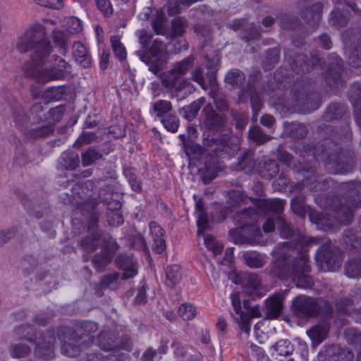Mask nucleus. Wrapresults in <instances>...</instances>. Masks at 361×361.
Segmentation results:
<instances>
[{"instance_id":"obj_1","label":"nucleus","mask_w":361,"mask_h":361,"mask_svg":"<svg viewBox=\"0 0 361 361\" xmlns=\"http://www.w3.org/2000/svg\"><path fill=\"white\" fill-rule=\"evenodd\" d=\"M25 32L35 44L30 61L25 63L22 67L25 75L41 83L64 78L71 72V68L63 59L56 57L55 62L49 68H42L49 61L52 51L44 27L41 23H35Z\"/></svg>"},{"instance_id":"obj_2","label":"nucleus","mask_w":361,"mask_h":361,"mask_svg":"<svg viewBox=\"0 0 361 361\" xmlns=\"http://www.w3.org/2000/svg\"><path fill=\"white\" fill-rule=\"evenodd\" d=\"M295 240L297 241L295 247L291 248L287 244L274 250L271 273L274 276L283 280L291 279L298 287L307 288L311 287L312 281L308 274L310 267L305 246L317 243V239L300 233Z\"/></svg>"},{"instance_id":"obj_3","label":"nucleus","mask_w":361,"mask_h":361,"mask_svg":"<svg viewBox=\"0 0 361 361\" xmlns=\"http://www.w3.org/2000/svg\"><path fill=\"white\" fill-rule=\"evenodd\" d=\"M231 299L234 310L233 318L239 325L241 330L247 334L250 331V319L252 318H259L262 317L259 307L255 305L246 312L242 310L240 306V294L238 292L231 295Z\"/></svg>"},{"instance_id":"obj_4","label":"nucleus","mask_w":361,"mask_h":361,"mask_svg":"<svg viewBox=\"0 0 361 361\" xmlns=\"http://www.w3.org/2000/svg\"><path fill=\"white\" fill-rule=\"evenodd\" d=\"M316 261L322 271H334L341 266V255L338 250L327 244L319 248Z\"/></svg>"},{"instance_id":"obj_5","label":"nucleus","mask_w":361,"mask_h":361,"mask_svg":"<svg viewBox=\"0 0 361 361\" xmlns=\"http://www.w3.org/2000/svg\"><path fill=\"white\" fill-rule=\"evenodd\" d=\"M64 113V108L59 106L50 109L47 114L48 120L46 125H40L30 130V135L33 137H45L53 132L52 125L59 122Z\"/></svg>"},{"instance_id":"obj_6","label":"nucleus","mask_w":361,"mask_h":361,"mask_svg":"<svg viewBox=\"0 0 361 361\" xmlns=\"http://www.w3.org/2000/svg\"><path fill=\"white\" fill-rule=\"evenodd\" d=\"M104 246L100 254L94 256L92 263L98 271H102L111 260L113 254L117 250L118 246L115 240L111 238H102Z\"/></svg>"},{"instance_id":"obj_7","label":"nucleus","mask_w":361,"mask_h":361,"mask_svg":"<svg viewBox=\"0 0 361 361\" xmlns=\"http://www.w3.org/2000/svg\"><path fill=\"white\" fill-rule=\"evenodd\" d=\"M293 309L294 313L300 317H312L317 314L318 305L311 298L307 296H299L293 301Z\"/></svg>"},{"instance_id":"obj_8","label":"nucleus","mask_w":361,"mask_h":361,"mask_svg":"<svg viewBox=\"0 0 361 361\" xmlns=\"http://www.w3.org/2000/svg\"><path fill=\"white\" fill-rule=\"evenodd\" d=\"M166 47L159 39L156 38L153 40V43L150 47V53L154 56L157 57L155 61H152L149 66V69L154 74H158L163 68L166 55Z\"/></svg>"},{"instance_id":"obj_9","label":"nucleus","mask_w":361,"mask_h":361,"mask_svg":"<svg viewBox=\"0 0 361 361\" xmlns=\"http://www.w3.org/2000/svg\"><path fill=\"white\" fill-rule=\"evenodd\" d=\"M161 83L167 90L171 92H179L185 88L190 90L192 87L189 81L182 78L172 70L162 75Z\"/></svg>"},{"instance_id":"obj_10","label":"nucleus","mask_w":361,"mask_h":361,"mask_svg":"<svg viewBox=\"0 0 361 361\" xmlns=\"http://www.w3.org/2000/svg\"><path fill=\"white\" fill-rule=\"evenodd\" d=\"M107 337V333L100 334L98 337L99 345L104 351L112 350L113 352L106 355H102L97 353L88 355L87 358V361H118L120 360L121 354L119 353V350L111 347L110 343L106 345V343L103 342Z\"/></svg>"},{"instance_id":"obj_11","label":"nucleus","mask_w":361,"mask_h":361,"mask_svg":"<svg viewBox=\"0 0 361 361\" xmlns=\"http://www.w3.org/2000/svg\"><path fill=\"white\" fill-rule=\"evenodd\" d=\"M33 344L35 345V354L42 357L43 359H49L54 356L53 343L55 340L54 337L49 336L37 337L35 334Z\"/></svg>"},{"instance_id":"obj_12","label":"nucleus","mask_w":361,"mask_h":361,"mask_svg":"<svg viewBox=\"0 0 361 361\" xmlns=\"http://www.w3.org/2000/svg\"><path fill=\"white\" fill-rule=\"evenodd\" d=\"M116 263L122 270V279L133 278L137 274V262L130 255H120Z\"/></svg>"},{"instance_id":"obj_13","label":"nucleus","mask_w":361,"mask_h":361,"mask_svg":"<svg viewBox=\"0 0 361 361\" xmlns=\"http://www.w3.org/2000/svg\"><path fill=\"white\" fill-rule=\"evenodd\" d=\"M266 318L268 319H276L281 313L283 309V297L281 294H275L265 300Z\"/></svg>"},{"instance_id":"obj_14","label":"nucleus","mask_w":361,"mask_h":361,"mask_svg":"<svg viewBox=\"0 0 361 361\" xmlns=\"http://www.w3.org/2000/svg\"><path fill=\"white\" fill-rule=\"evenodd\" d=\"M73 54L75 61L82 67L88 68L91 66L90 56L87 53V48L82 43L77 42L73 44Z\"/></svg>"},{"instance_id":"obj_15","label":"nucleus","mask_w":361,"mask_h":361,"mask_svg":"<svg viewBox=\"0 0 361 361\" xmlns=\"http://www.w3.org/2000/svg\"><path fill=\"white\" fill-rule=\"evenodd\" d=\"M329 329L326 325H317L307 331L314 346L320 344L327 336Z\"/></svg>"},{"instance_id":"obj_16","label":"nucleus","mask_w":361,"mask_h":361,"mask_svg":"<svg viewBox=\"0 0 361 361\" xmlns=\"http://www.w3.org/2000/svg\"><path fill=\"white\" fill-rule=\"evenodd\" d=\"M245 263L251 268H259L265 264V256L256 252L247 251L243 253Z\"/></svg>"},{"instance_id":"obj_17","label":"nucleus","mask_w":361,"mask_h":361,"mask_svg":"<svg viewBox=\"0 0 361 361\" xmlns=\"http://www.w3.org/2000/svg\"><path fill=\"white\" fill-rule=\"evenodd\" d=\"M25 341H27L34 345V340L32 341V338L30 337L28 338L26 336L25 339H21V341L19 343L14 344L11 347V355L13 357H23L28 353V352L30 351V348L26 344Z\"/></svg>"},{"instance_id":"obj_18","label":"nucleus","mask_w":361,"mask_h":361,"mask_svg":"<svg viewBox=\"0 0 361 361\" xmlns=\"http://www.w3.org/2000/svg\"><path fill=\"white\" fill-rule=\"evenodd\" d=\"M166 276L167 283L171 285L177 284L183 278L180 267L177 264L168 267L166 271Z\"/></svg>"},{"instance_id":"obj_19","label":"nucleus","mask_w":361,"mask_h":361,"mask_svg":"<svg viewBox=\"0 0 361 361\" xmlns=\"http://www.w3.org/2000/svg\"><path fill=\"white\" fill-rule=\"evenodd\" d=\"M78 343H79V341H73L72 338H69L68 341H65L63 343L61 348L62 353L68 357L78 356L81 350V348H84L83 346L81 348L79 347Z\"/></svg>"},{"instance_id":"obj_20","label":"nucleus","mask_w":361,"mask_h":361,"mask_svg":"<svg viewBox=\"0 0 361 361\" xmlns=\"http://www.w3.org/2000/svg\"><path fill=\"white\" fill-rule=\"evenodd\" d=\"M345 274L349 278L361 276V260L353 259L348 262L345 267Z\"/></svg>"},{"instance_id":"obj_21","label":"nucleus","mask_w":361,"mask_h":361,"mask_svg":"<svg viewBox=\"0 0 361 361\" xmlns=\"http://www.w3.org/2000/svg\"><path fill=\"white\" fill-rule=\"evenodd\" d=\"M284 202L279 199H268L259 203V207L276 213H279L283 209Z\"/></svg>"},{"instance_id":"obj_22","label":"nucleus","mask_w":361,"mask_h":361,"mask_svg":"<svg viewBox=\"0 0 361 361\" xmlns=\"http://www.w3.org/2000/svg\"><path fill=\"white\" fill-rule=\"evenodd\" d=\"M34 47L35 44L27 36L25 32L17 39L16 47L21 53L27 52L30 50H32V53H34Z\"/></svg>"},{"instance_id":"obj_23","label":"nucleus","mask_w":361,"mask_h":361,"mask_svg":"<svg viewBox=\"0 0 361 361\" xmlns=\"http://www.w3.org/2000/svg\"><path fill=\"white\" fill-rule=\"evenodd\" d=\"M273 348L277 355L281 356L288 355L293 352V345L287 339L280 340L273 346Z\"/></svg>"},{"instance_id":"obj_24","label":"nucleus","mask_w":361,"mask_h":361,"mask_svg":"<svg viewBox=\"0 0 361 361\" xmlns=\"http://www.w3.org/2000/svg\"><path fill=\"white\" fill-rule=\"evenodd\" d=\"M166 17L162 10L156 11L155 17L152 20V27L157 35H163L164 33V23Z\"/></svg>"},{"instance_id":"obj_25","label":"nucleus","mask_w":361,"mask_h":361,"mask_svg":"<svg viewBox=\"0 0 361 361\" xmlns=\"http://www.w3.org/2000/svg\"><path fill=\"white\" fill-rule=\"evenodd\" d=\"M244 80V74L238 69L229 71L225 77L226 82L231 85L232 86L240 85Z\"/></svg>"},{"instance_id":"obj_26","label":"nucleus","mask_w":361,"mask_h":361,"mask_svg":"<svg viewBox=\"0 0 361 361\" xmlns=\"http://www.w3.org/2000/svg\"><path fill=\"white\" fill-rule=\"evenodd\" d=\"M179 315L184 320H190L195 318L197 314L195 307L190 303L182 304L178 310Z\"/></svg>"},{"instance_id":"obj_27","label":"nucleus","mask_w":361,"mask_h":361,"mask_svg":"<svg viewBox=\"0 0 361 361\" xmlns=\"http://www.w3.org/2000/svg\"><path fill=\"white\" fill-rule=\"evenodd\" d=\"M205 103V99L203 97H201L195 101H194L190 105L186 107L185 109V118L188 120H192L200 108L203 106V104Z\"/></svg>"},{"instance_id":"obj_28","label":"nucleus","mask_w":361,"mask_h":361,"mask_svg":"<svg viewBox=\"0 0 361 361\" xmlns=\"http://www.w3.org/2000/svg\"><path fill=\"white\" fill-rule=\"evenodd\" d=\"M172 109L171 104L167 100H159L153 104V111L159 117L164 116Z\"/></svg>"},{"instance_id":"obj_29","label":"nucleus","mask_w":361,"mask_h":361,"mask_svg":"<svg viewBox=\"0 0 361 361\" xmlns=\"http://www.w3.org/2000/svg\"><path fill=\"white\" fill-rule=\"evenodd\" d=\"M204 245L211 250L214 255L220 253L223 249V245L217 241L212 235H207L204 236Z\"/></svg>"},{"instance_id":"obj_30","label":"nucleus","mask_w":361,"mask_h":361,"mask_svg":"<svg viewBox=\"0 0 361 361\" xmlns=\"http://www.w3.org/2000/svg\"><path fill=\"white\" fill-rule=\"evenodd\" d=\"M111 43L116 56L120 60L124 59L126 56V51L123 44L120 42L119 37L117 36L111 37Z\"/></svg>"},{"instance_id":"obj_31","label":"nucleus","mask_w":361,"mask_h":361,"mask_svg":"<svg viewBox=\"0 0 361 361\" xmlns=\"http://www.w3.org/2000/svg\"><path fill=\"white\" fill-rule=\"evenodd\" d=\"M192 64V59L188 57L175 63L171 70L183 78V76L186 73Z\"/></svg>"},{"instance_id":"obj_32","label":"nucleus","mask_w":361,"mask_h":361,"mask_svg":"<svg viewBox=\"0 0 361 361\" xmlns=\"http://www.w3.org/2000/svg\"><path fill=\"white\" fill-rule=\"evenodd\" d=\"M249 137L254 142L262 144L270 139V137L265 135L258 126H254L249 131Z\"/></svg>"},{"instance_id":"obj_33","label":"nucleus","mask_w":361,"mask_h":361,"mask_svg":"<svg viewBox=\"0 0 361 361\" xmlns=\"http://www.w3.org/2000/svg\"><path fill=\"white\" fill-rule=\"evenodd\" d=\"M101 242V237L98 235H92L85 238L82 243V245L87 252H92L96 249Z\"/></svg>"},{"instance_id":"obj_34","label":"nucleus","mask_w":361,"mask_h":361,"mask_svg":"<svg viewBox=\"0 0 361 361\" xmlns=\"http://www.w3.org/2000/svg\"><path fill=\"white\" fill-rule=\"evenodd\" d=\"M195 0H187V1H180L178 0H169L167 4V12L169 16H173L180 13V5L185 4L186 6H189L190 4L194 3Z\"/></svg>"},{"instance_id":"obj_35","label":"nucleus","mask_w":361,"mask_h":361,"mask_svg":"<svg viewBox=\"0 0 361 361\" xmlns=\"http://www.w3.org/2000/svg\"><path fill=\"white\" fill-rule=\"evenodd\" d=\"M65 26L67 31L72 34L78 33L82 30L81 21L75 17L66 18Z\"/></svg>"},{"instance_id":"obj_36","label":"nucleus","mask_w":361,"mask_h":361,"mask_svg":"<svg viewBox=\"0 0 361 361\" xmlns=\"http://www.w3.org/2000/svg\"><path fill=\"white\" fill-rule=\"evenodd\" d=\"M246 94H247V97H250V103L254 114H257L259 111L262 105L261 100L259 96L257 94L255 91L252 88H250L246 91Z\"/></svg>"},{"instance_id":"obj_37","label":"nucleus","mask_w":361,"mask_h":361,"mask_svg":"<svg viewBox=\"0 0 361 361\" xmlns=\"http://www.w3.org/2000/svg\"><path fill=\"white\" fill-rule=\"evenodd\" d=\"M81 157L83 166H88L99 159L101 154L94 149H89L82 154Z\"/></svg>"},{"instance_id":"obj_38","label":"nucleus","mask_w":361,"mask_h":361,"mask_svg":"<svg viewBox=\"0 0 361 361\" xmlns=\"http://www.w3.org/2000/svg\"><path fill=\"white\" fill-rule=\"evenodd\" d=\"M161 122L165 128L171 133H175L178 130L179 120L175 116H170L168 118H163Z\"/></svg>"},{"instance_id":"obj_39","label":"nucleus","mask_w":361,"mask_h":361,"mask_svg":"<svg viewBox=\"0 0 361 361\" xmlns=\"http://www.w3.org/2000/svg\"><path fill=\"white\" fill-rule=\"evenodd\" d=\"M137 36L139 39V42L144 47H148L153 37V34L150 31H147L145 29L137 30Z\"/></svg>"},{"instance_id":"obj_40","label":"nucleus","mask_w":361,"mask_h":361,"mask_svg":"<svg viewBox=\"0 0 361 361\" xmlns=\"http://www.w3.org/2000/svg\"><path fill=\"white\" fill-rule=\"evenodd\" d=\"M185 21L180 18H176L171 23L172 33L173 35H181L185 28Z\"/></svg>"},{"instance_id":"obj_41","label":"nucleus","mask_w":361,"mask_h":361,"mask_svg":"<svg viewBox=\"0 0 361 361\" xmlns=\"http://www.w3.org/2000/svg\"><path fill=\"white\" fill-rule=\"evenodd\" d=\"M96 5L104 16H109L113 13L112 6L109 0H95Z\"/></svg>"},{"instance_id":"obj_42","label":"nucleus","mask_w":361,"mask_h":361,"mask_svg":"<svg viewBox=\"0 0 361 361\" xmlns=\"http://www.w3.org/2000/svg\"><path fill=\"white\" fill-rule=\"evenodd\" d=\"M348 62L352 67L361 66V44L352 51L349 56Z\"/></svg>"},{"instance_id":"obj_43","label":"nucleus","mask_w":361,"mask_h":361,"mask_svg":"<svg viewBox=\"0 0 361 361\" xmlns=\"http://www.w3.org/2000/svg\"><path fill=\"white\" fill-rule=\"evenodd\" d=\"M35 1L41 6L53 9H60L63 6L62 0H35Z\"/></svg>"},{"instance_id":"obj_44","label":"nucleus","mask_w":361,"mask_h":361,"mask_svg":"<svg viewBox=\"0 0 361 361\" xmlns=\"http://www.w3.org/2000/svg\"><path fill=\"white\" fill-rule=\"evenodd\" d=\"M192 79L193 81L199 84L203 90L207 89V86L203 77V71L202 68H197L192 72Z\"/></svg>"},{"instance_id":"obj_45","label":"nucleus","mask_w":361,"mask_h":361,"mask_svg":"<svg viewBox=\"0 0 361 361\" xmlns=\"http://www.w3.org/2000/svg\"><path fill=\"white\" fill-rule=\"evenodd\" d=\"M197 225L198 227V235H200L207 228L208 220L205 212L197 214Z\"/></svg>"},{"instance_id":"obj_46","label":"nucleus","mask_w":361,"mask_h":361,"mask_svg":"<svg viewBox=\"0 0 361 361\" xmlns=\"http://www.w3.org/2000/svg\"><path fill=\"white\" fill-rule=\"evenodd\" d=\"M205 114L206 120L208 125L212 126L218 123V116L213 109H209V107H206L203 110Z\"/></svg>"},{"instance_id":"obj_47","label":"nucleus","mask_w":361,"mask_h":361,"mask_svg":"<svg viewBox=\"0 0 361 361\" xmlns=\"http://www.w3.org/2000/svg\"><path fill=\"white\" fill-rule=\"evenodd\" d=\"M66 156V166L68 169H73L79 165V157L78 154L70 153L64 154Z\"/></svg>"},{"instance_id":"obj_48","label":"nucleus","mask_w":361,"mask_h":361,"mask_svg":"<svg viewBox=\"0 0 361 361\" xmlns=\"http://www.w3.org/2000/svg\"><path fill=\"white\" fill-rule=\"evenodd\" d=\"M153 244L152 245V250L156 253H161L164 252L166 247L165 241L163 237H157L152 238Z\"/></svg>"},{"instance_id":"obj_49","label":"nucleus","mask_w":361,"mask_h":361,"mask_svg":"<svg viewBox=\"0 0 361 361\" xmlns=\"http://www.w3.org/2000/svg\"><path fill=\"white\" fill-rule=\"evenodd\" d=\"M250 354L255 357L257 360L262 361L266 357L263 349L253 343L250 345Z\"/></svg>"},{"instance_id":"obj_50","label":"nucleus","mask_w":361,"mask_h":361,"mask_svg":"<svg viewBox=\"0 0 361 361\" xmlns=\"http://www.w3.org/2000/svg\"><path fill=\"white\" fill-rule=\"evenodd\" d=\"M53 39L56 43L63 47L66 44L68 37L63 31L57 30L53 32Z\"/></svg>"},{"instance_id":"obj_51","label":"nucleus","mask_w":361,"mask_h":361,"mask_svg":"<svg viewBox=\"0 0 361 361\" xmlns=\"http://www.w3.org/2000/svg\"><path fill=\"white\" fill-rule=\"evenodd\" d=\"M95 137L94 135L91 133L85 132L80 135V136L76 140L75 145L80 146L83 144H87L90 142Z\"/></svg>"},{"instance_id":"obj_52","label":"nucleus","mask_w":361,"mask_h":361,"mask_svg":"<svg viewBox=\"0 0 361 361\" xmlns=\"http://www.w3.org/2000/svg\"><path fill=\"white\" fill-rule=\"evenodd\" d=\"M280 233L281 235L283 238H288L294 235L290 225H288L286 222L283 221V220H280Z\"/></svg>"},{"instance_id":"obj_53","label":"nucleus","mask_w":361,"mask_h":361,"mask_svg":"<svg viewBox=\"0 0 361 361\" xmlns=\"http://www.w3.org/2000/svg\"><path fill=\"white\" fill-rule=\"evenodd\" d=\"M149 230L152 238L157 237H163V229L156 222H152L149 224Z\"/></svg>"},{"instance_id":"obj_54","label":"nucleus","mask_w":361,"mask_h":361,"mask_svg":"<svg viewBox=\"0 0 361 361\" xmlns=\"http://www.w3.org/2000/svg\"><path fill=\"white\" fill-rule=\"evenodd\" d=\"M351 91H354V92L350 94V99L352 102H357L361 99V85L358 83H355Z\"/></svg>"},{"instance_id":"obj_55","label":"nucleus","mask_w":361,"mask_h":361,"mask_svg":"<svg viewBox=\"0 0 361 361\" xmlns=\"http://www.w3.org/2000/svg\"><path fill=\"white\" fill-rule=\"evenodd\" d=\"M124 174L126 175V177H128V180L132 186V188L135 191H139L140 190V185L138 183H137L134 174L131 173L129 170H125Z\"/></svg>"},{"instance_id":"obj_56","label":"nucleus","mask_w":361,"mask_h":361,"mask_svg":"<svg viewBox=\"0 0 361 361\" xmlns=\"http://www.w3.org/2000/svg\"><path fill=\"white\" fill-rule=\"evenodd\" d=\"M123 222V218L118 212L112 214L109 219V224L113 226H118Z\"/></svg>"},{"instance_id":"obj_57","label":"nucleus","mask_w":361,"mask_h":361,"mask_svg":"<svg viewBox=\"0 0 361 361\" xmlns=\"http://www.w3.org/2000/svg\"><path fill=\"white\" fill-rule=\"evenodd\" d=\"M118 278V273H113L111 274H108L105 276L102 280V286H109L111 284L112 282L116 281Z\"/></svg>"},{"instance_id":"obj_58","label":"nucleus","mask_w":361,"mask_h":361,"mask_svg":"<svg viewBox=\"0 0 361 361\" xmlns=\"http://www.w3.org/2000/svg\"><path fill=\"white\" fill-rule=\"evenodd\" d=\"M323 6L321 4H314L312 8L310 10L312 17L314 19H319L320 15L322 12Z\"/></svg>"},{"instance_id":"obj_59","label":"nucleus","mask_w":361,"mask_h":361,"mask_svg":"<svg viewBox=\"0 0 361 361\" xmlns=\"http://www.w3.org/2000/svg\"><path fill=\"white\" fill-rule=\"evenodd\" d=\"M146 289L144 286L139 288L137 294L135 298V302L137 304L144 303L146 301L145 295Z\"/></svg>"},{"instance_id":"obj_60","label":"nucleus","mask_w":361,"mask_h":361,"mask_svg":"<svg viewBox=\"0 0 361 361\" xmlns=\"http://www.w3.org/2000/svg\"><path fill=\"white\" fill-rule=\"evenodd\" d=\"M274 118L270 115H264L261 118V123L266 127H271L274 123Z\"/></svg>"},{"instance_id":"obj_61","label":"nucleus","mask_w":361,"mask_h":361,"mask_svg":"<svg viewBox=\"0 0 361 361\" xmlns=\"http://www.w3.org/2000/svg\"><path fill=\"white\" fill-rule=\"evenodd\" d=\"M133 246L136 249L145 248V242L144 238L140 235L135 237L133 243Z\"/></svg>"},{"instance_id":"obj_62","label":"nucleus","mask_w":361,"mask_h":361,"mask_svg":"<svg viewBox=\"0 0 361 361\" xmlns=\"http://www.w3.org/2000/svg\"><path fill=\"white\" fill-rule=\"evenodd\" d=\"M109 59V53L107 51H104L101 55L100 67L102 69L106 68Z\"/></svg>"},{"instance_id":"obj_63","label":"nucleus","mask_w":361,"mask_h":361,"mask_svg":"<svg viewBox=\"0 0 361 361\" xmlns=\"http://www.w3.org/2000/svg\"><path fill=\"white\" fill-rule=\"evenodd\" d=\"M156 350L152 348H148L142 355L143 361H152V357L156 355Z\"/></svg>"},{"instance_id":"obj_64","label":"nucleus","mask_w":361,"mask_h":361,"mask_svg":"<svg viewBox=\"0 0 361 361\" xmlns=\"http://www.w3.org/2000/svg\"><path fill=\"white\" fill-rule=\"evenodd\" d=\"M174 353L178 357H183L185 353V350L179 343H175L173 345Z\"/></svg>"}]
</instances>
